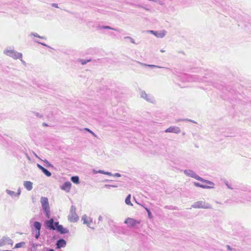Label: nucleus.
Masks as SVG:
<instances>
[{
	"label": "nucleus",
	"instance_id": "57",
	"mask_svg": "<svg viewBox=\"0 0 251 251\" xmlns=\"http://www.w3.org/2000/svg\"><path fill=\"white\" fill-rule=\"evenodd\" d=\"M209 83H210V84H212V85L213 84V82H209Z\"/></svg>",
	"mask_w": 251,
	"mask_h": 251
},
{
	"label": "nucleus",
	"instance_id": "8",
	"mask_svg": "<svg viewBox=\"0 0 251 251\" xmlns=\"http://www.w3.org/2000/svg\"><path fill=\"white\" fill-rule=\"evenodd\" d=\"M58 223V222H54L53 219H50L46 222V225L47 228L50 229L55 230L56 229V226H57Z\"/></svg>",
	"mask_w": 251,
	"mask_h": 251
},
{
	"label": "nucleus",
	"instance_id": "6",
	"mask_svg": "<svg viewBox=\"0 0 251 251\" xmlns=\"http://www.w3.org/2000/svg\"><path fill=\"white\" fill-rule=\"evenodd\" d=\"M147 32L153 34L157 38H162L164 37L167 33V31L165 30H161L159 31H154L152 30H148Z\"/></svg>",
	"mask_w": 251,
	"mask_h": 251
},
{
	"label": "nucleus",
	"instance_id": "36",
	"mask_svg": "<svg viewBox=\"0 0 251 251\" xmlns=\"http://www.w3.org/2000/svg\"><path fill=\"white\" fill-rule=\"evenodd\" d=\"M97 172L100 173V174H104V175H105V173H106V172H105V171H104L103 170H99V171H98Z\"/></svg>",
	"mask_w": 251,
	"mask_h": 251
},
{
	"label": "nucleus",
	"instance_id": "5",
	"mask_svg": "<svg viewBox=\"0 0 251 251\" xmlns=\"http://www.w3.org/2000/svg\"><path fill=\"white\" fill-rule=\"evenodd\" d=\"M192 207L194 208H203V209H211V205L204 201H198L195 202L192 205Z\"/></svg>",
	"mask_w": 251,
	"mask_h": 251
},
{
	"label": "nucleus",
	"instance_id": "53",
	"mask_svg": "<svg viewBox=\"0 0 251 251\" xmlns=\"http://www.w3.org/2000/svg\"><path fill=\"white\" fill-rule=\"evenodd\" d=\"M49 251H54V250H53V249H50L49 250Z\"/></svg>",
	"mask_w": 251,
	"mask_h": 251
},
{
	"label": "nucleus",
	"instance_id": "48",
	"mask_svg": "<svg viewBox=\"0 0 251 251\" xmlns=\"http://www.w3.org/2000/svg\"><path fill=\"white\" fill-rule=\"evenodd\" d=\"M226 247L228 249V250H229V251H231V248H230V247L229 245H227Z\"/></svg>",
	"mask_w": 251,
	"mask_h": 251
},
{
	"label": "nucleus",
	"instance_id": "42",
	"mask_svg": "<svg viewBox=\"0 0 251 251\" xmlns=\"http://www.w3.org/2000/svg\"><path fill=\"white\" fill-rule=\"evenodd\" d=\"M225 184L226 185V186L228 187V188L230 189H232V188L230 187L229 185L227 184V182L226 181H225Z\"/></svg>",
	"mask_w": 251,
	"mask_h": 251
},
{
	"label": "nucleus",
	"instance_id": "37",
	"mask_svg": "<svg viewBox=\"0 0 251 251\" xmlns=\"http://www.w3.org/2000/svg\"><path fill=\"white\" fill-rule=\"evenodd\" d=\"M35 42H37V43H39V44H40L42 45H43V46H44L47 47H49L47 45H46V44H44V43L39 42H38V41H35Z\"/></svg>",
	"mask_w": 251,
	"mask_h": 251
},
{
	"label": "nucleus",
	"instance_id": "41",
	"mask_svg": "<svg viewBox=\"0 0 251 251\" xmlns=\"http://www.w3.org/2000/svg\"><path fill=\"white\" fill-rule=\"evenodd\" d=\"M51 6L56 8H58V4L57 3H52Z\"/></svg>",
	"mask_w": 251,
	"mask_h": 251
},
{
	"label": "nucleus",
	"instance_id": "29",
	"mask_svg": "<svg viewBox=\"0 0 251 251\" xmlns=\"http://www.w3.org/2000/svg\"><path fill=\"white\" fill-rule=\"evenodd\" d=\"M82 130L89 132V133L92 134V135L95 137H97V135L95 133L88 128H84Z\"/></svg>",
	"mask_w": 251,
	"mask_h": 251
},
{
	"label": "nucleus",
	"instance_id": "26",
	"mask_svg": "<svg viewBox=\"0 0 251 251\" xmlns=\"http://www.w3.org/2000/svg\"><path fill=\"white\" fill-rule=\"evenodd\" d=\"M25 242H21L16 244L14 249H17L23 247L25 245Z\"/></svg>",
	"mask_w": 251,
	"mask_h": 251
},
{
	"label": "nucleus",
	"instance_id": "20",
	"mask_svg": "<svg viewBox=\"0 0 251 251\" xmlns=\"http://www.w3.org/2000/svg\"><path fill=\"white\" fill-rule=\"evenodd\" d=\"M194 184L195 186H196L197 187H201V188H204V189H205V188H211L213 187L212 186H207V185L201 184H200V183H199L198 182H194Z\"/></svg>",
	"mask_w": 251,
	"mask_h": 251
},
{
	"label": "nucleus",
	"instance_id": "31",
	"mask_svg": "<svg viewBox=\"0 0 251 251\" xmlns=\"http://www.w3.org/2000/svg\"><path fill=\"white\" fill-rule=\"evenodd\" d=\"M91 61L90 59H80L79 60V62H80L81 63V64L82 65H85L87 63L90 62Z\"/></svg>",
	"mask_w": 251,
	"mask_h": 251
},
{
	"label": "nucleus",
	"instance_id": "50",
	"mask_svg": "<svg viewBox=\"0 0 251 251\" xmlns=\"http://www.w3.org/2000/svg\"><path fill=\"white\" fill-rule=\"evenodd\" d=\"M43 125L44 126H48V125L46 123H44L43 124Z\"/></svg>",
	"mask_w": 251,
	"mask_h": 251
},
{
	"label": "nucleus",
	"instance_id": "11",
	"mask_svg": "<svg viewBox=\"0 0 251 251\" xmlns=\"http://www.w3.org/2000/svg\"><path fill=\"white\" fill-rule=\"evenodd\" d=\"M41 226L42 224L39 222L35 221L33 222V225L31 226L32 233H33L34 231H40Z\"/></svg>",
	"mask_w": 251,
	"mask_h": 251
},
{
	"label": "nucleus",
	"instance_id": "56",
	"mask_svg": "<svg viewBox=\"0 0 251 251\" xmlns=\"http://www.w3.org/2000/svg\"><path fill=\"white\" fill-rule=\"evenodd\" d=\"M10 251V250H4V251Z\"/></svg>",
	"mask_w": 251,
	"mask_h": 251
},
{
	"label": "nucleus",
	"instance_id": "35",
	"mask_svg": "<svg viewBox=\"0 0 251 251\" xmlns=\"http://www.w3.org/2000/svg\"><path fill=\"white\" fill-rule=\"evenodd\" d=\"M125 38L129 39L131 43H132L133 44H135L134 40L132 38L129 37V36H127V37H126Z\"/></svg>",
	"mask_w": 251,
	"mask_h": 251
},
{
	"label": "nucleus",
	"instance_id": "10",
	"mask_svg": "<svg viewBox=\"0 0 251 251\" xmlns=\"http://www.w3.org/2000/svg\"><path fill=\"white\" fill-rule=\"evenodd\" d=\"M125 224H127L128 226H134L136 224H139L140 222L137 221L136 220L131 218H127L126 219L124 222Z\"/></svg>",
	"mask_w": 251,
	"mask_h": 251
},
{
	"label": "nucleus",
	"instance_id": "13",
	"mask_svg": "<svg viewBox=\"0 0 251 251\" xmlns=\"http://www.w3.org/2000/svg\"><path fill=\"white\" fill-rule=\"evenodd\" d=\"M72 184L70 181L64 182L61 186V189L66 192H69L71 188Z\"/></svg>",
	"mask_w": 251,
	"mask_h": 251
},
{
	"label": "nucleus",
	"instance_id": "38",
	"mask_svg": "<svg viewBox=\"0 0 251 251\" xmlns=\"http://www.w3.org/2000/svg\"><path fill=\"white\" fill-rule=\"evenodd\" d=\"M21 189H20V188H19L18 190V192L16 193L17 196L18 197L21 194Z\"/></svg>",
	"mask_w": 251,
	"mask_h": 251
},
{
	"label": "nucleus",
	"instance_id": "39",
	"mask_svg": "<svg viewBox=\"0 0 251 251\" xmlns=\"http://www.w3.org/2000/svg\"><path fill=\"white\" fill-rule=\"evenodd\" d=\"M37 166L38 168L39 169H40L41 171H42V170H43V169L44 168V167H43L42 166H41V165H40V164H37Z\"/></svg>",
	"mask_w": 251,
	"mask_h": 251
},
{
	"label": "nucleus",
	"instance_id": "19",
	"mask_svg": "<svg viewBox=\"0 0 251 251\" xmlns=\"http://www.w3.org/2000/svg\"><path fill=\"white\" fill-rule=\"evenodd\" d=\"M138 63L143 66L149 67L151 68H162L161 67H160V66H157V65H149V64H144V63H141L140 62H138Z\"/></svg>",
	"mask_w": 251,
	"mask_h": 251
},
{
	"label": "nucleus",
	"instance_id": "1",
	"mask_svg": "<svg viewBox=\"0 0 251 251\" xmlns=\"http://www.w3.org/2000/svg\"><path fill=\"white\" fill-rule=\"evenodd\" d=\"M184 174L186 175L187 176L193 177L195 178L196 179L199 180L201 182H205L207 184H208L209 185H213L214 183L209 180H205L201 178V177L198 176L196 173L191 170H185L184 171Z\"/></svg>",
	"mask_w": 251,
	"mask_h": 251
},
{
	"label": "nucleus",
	"instance_id": "28",
	"mask_svg": "<svg viewBox=\"0 0 251 251\" xmlns=\"http://www.w3.org/2000/svg\"><path fill=\"white\" fill-rule=\"evenodd\" d=\"M181 121H189L190 122H192L193 123H196V122L194 121L188 119H178L176 120V122H179Z\"/></svg>",
	"mask_w": 251,
	"mask_h": 251
},
{
	"label": "nucleus",
	"instance_id": "32",
	"mask_svg": "<svg viewBox=\"0 0 251 251\" xmlns=\"http://www.w3.org/2000/svg\"><path fill=\"white\" fill-rule=\"evenodd\" d=\"M33 234H34V237L36 239H38L40 235V231H34V233Z\"/></svg>",
	"mask_w": 251,
	"mask_h": 251
},
{
	"label": "nucleus",
	"instance_id": "4",
	"mask_svg": "<svg viewBox=\"0 0 251 251\" xmlns=\"http://www.w3.org/2000/svg\"><path fill=\"white\" fill-rule=\"evenodd\" d=\"M68 219L70 222L73 223L76 222L78 220V216L76 213V208L75 206H71Z\"/></svg>",
	"mask_w": 251,
	"mask_h": 251
},
{
	"label": "nucleus",
	"instance_id": "22",
	"mask_svg": "<svg viewBox=\"0 0 251 251\" xmlns=\"http://www.w3.org/2000/svg\"><path fill=\"white\" fill-rule=\"evenodd\" d=\"M130 199H131V195L130 194H129L126 198V200H125V202L127 204V205H131L132 206V203L131 202V201H130Z\"/></svg>",
	"mask_w": 251,
	"mask_h": 251
},
{
	"label": "nucleus",
	"instance_id": "45",
	"mask_svg": "<svg viewBox=\"0 0 251 251\" xmlns=\"http://www.w3.org/2000/svg\"><path fill=\"white\" fill-rule=\"evenodd\" d=\"M172 206H168V205H167V206H165V208H168V209H172Z\"/></svg>",
	"mask_w": 251,
	"mask_h": 251
},
{
	"label": "nucleus",
	"instance_id": "40",
	"mask_svg": "<svg viewBox=\"0 0 251 251\" xmlns=\"http://www.w3.org/2000/svg\"><path fill=\"white\" fill-rule=\"evenodd\" d=\"M113 176L116 177H120L121 176V174L119 173H116L115 174H113Z\"/></svg>",
	"mask_w": 251,
	"mask_h": 251
},
{
	"label": "nucleus",
	"instance_id": "27",
	"mask_svg": "<svg viewBox=\"0 0 251 251\" xmlns=\"http://www.w3.org/2000/svg\"><path fill=\"white\" fill-rule=\"evenodd\" d=\"M144 207L148 213L149 218L152 219L153 218V216H152L150 210L147 207Z\"/></svg>",
	"mask_w": 251,
	"mask_h": 251
},
{
	"label": "nucleus",
	"instance_id": "33",
	"mask_svg": "<svg viewBox=\"0 0 251 251\" xmlns=\"http://www.w3.org/2000/svg\"><path fill=\"white\" fill-rule=\"evenodd\" d=\"M43 161L45 163V165L46 167H53V165L51 164H50L47 160L45 159V160H43Z\"/></svg>",
	"mask_w": 251,
	"mask_h": 251
},
{
	"label": "nucleus",
	"instance_id": "12",
	"mask_svg": "<svg viewBox=\"0 0 251 251\" xmlns=\"http://www.w3.org/2000/svg\"><path fill=\"white\" fill-rule=\"evenodd\" d=\"M180 132V128L176 126H170L165 130V132L179 133Z\"/></svg>",
	"mask_w": 251,
	"mask_h": 251
},
{
	"label": "nucleus",
	"instance_id": "44",
	"mask_svg": "<svg viewBox=\"0 0 251 251\" xmlns=\"http://www.w3.org/2000/svg\"><path fill=\"white\" fill-rule=\"evenodd\" d=\"M35 115H36L37 117H40V118H41V117H42V115H41L40 114H39V113H35Z\"/></svg>",
	"mask_w": 251,
	"mask_h": 251
},
{
	"label": "nucleus",
	"instance_id": "47",
	"mask_svg": "<svg viewBox=\"0 0 251 251\" xmlns=\"http://www.w3.org/2000/svg\"><path fill=\"white\" fill-rule=\"evenodd\" d=\"M99 221H101L102 220V217L101 216H100L98 219Z\"/></svg>",
	"mask_w": 251,
	"mask_h": 251
},
{
	"label": "nucleus",
	"instance_id": "43",
	"mask_svg": "<svg viewBox=\"0 0 251 251\" xmlns=\"http://www.w3.org/2000/svg\"><path fill=\"white\" fill-rule=\"evenodd\" d=\"M105 175H108V176H113V174L111 173L108 172H106Z\"/></svg>",
	"mask_w": 251,
	"mask_h": 251
},
{
	"label": "nucleus",
	"instance_id": "9",
	"mask_svg": "<svg viewBox=\"0 0 251 251\" xmlns=\"http://www.w3.org/2000/svg\"><path fill=\"white\" fill-rule=\"evenodd\" d=\"M140 96L142 98L145 99L147 101L152 103L154 101V98L152 96L146 94L144 91L140 92Z\"/></svg>",
	"mask_w": 251,
	"mask_h": 251
},
{
	"label": "nucleus",
	"instance_id": "15",
	"mask_svg": "<svg viewBox=\"0 0 251 251\" xmlns=\"http://www.w3.org/2000/svg\"><path fill=\"white\" fill-rule=\"evenodd\" d=\"M55 228V230H56L61 234H66L69 232V230L68 229L64 228L62 225H59V224Z\"/></svg>",
	"mask_w": 251,
	"mask_h": 251
},
{
	"label": "nucleus",
	"instance_id": "23",
	"mask_svg": "<svg viewBox=\"0 0 251 251\" xmlns=\"http://www.w3.org/2000/svg\"><path fill=\"white\" fill-rule=\"evenodd\" d=\"M99 28L100 29H112V30H115V31H119V30H118L116 28H112L109 26H99Z\"/></svg>",
	"mask_w": 251,
	"mask_h": 251
},
{
	"label": "nucleus",
	"instance_id": "21",
	"mask_svg": "<svg viewBox=\"0 0 251 251\" xmlns=\"http://www.w3.org/2000/svg\"><path fill=\"white\" fill-rule=\"evenodd\" d=\"M71 181L75 184H78L79 182V177L78 176H73L71 177Z\"/></svg>",
	"mask_w": 251,
	"mask_h": 251
},
{
	"label": "nucleus",
	"instance_id": "59",
	"mask_svg": "<svg viewBox=\"0 0 251 251\" xmlns=\"http://www.w3.org/2000/svg\"><path fill=\"white\" fill-rule=\"evenodd\" d=\"M145 9L146 10H148V8H145Z\"/></svg>",
	"mask_w": 251,
	"mask_h": 251
},
{
	"label": "nucleus",
	"instance_id": "54",
	"mask_svg": "<svg viewBox=\"0 0 251 251\" xmlns=\"http://www.w3.org/2000/svg\"><path fill=\"white\" fill-rule=\"evenodd\" d=\"M160 51H161V52H165V50H160Z\"/></svg>",
	"mask_w": 251,
	"mask_h": 251
},
{
	"label": "nucleus",
	"instance_id": "17",
	"mask_svg": "<svg viewBox=\"0 0 251 251\" xmlns=\"http://www.w3.org/2000/svg\"><path fill=\"white\" fill-rule=\"evenodd\" d=\"M185 78L188 81H200V79L198 77H196L195 76H192L187 75H184Z\"/></svg>",
	"mask_w": 251,
	"mask_h": 251
},
{
	"label": "nucleus",
	"instance_id": "52",
	"mask_svg": "<svg viewBox=\"0 0 251 251\" xmlns=\"http://www.w3.org/2000/svg\"><path fill=\"white\" fill-rule=\"evenodd\" d=\"M97 171H95V170H93V172L94 174H97L98 173V172H97Z\"/></svg>",
	"mask_w": 251,
	"mask_h": 251
},
{
	"label": "nucleus",
	"instance_id": "16",
	"mask_svg": "<svg viewBox=\"0 0 251 251\" xmlns=\"http://www.w3.org/2000/svg\"><path fill=\"white\" fill-rule=\"evenodd\" d=\"M66 245V241L63 239H60L56 241V246L58 249L65 247Z\"/></svg>",
	"mask_w": 251,
	"mask_h": 251
},
{
	"label": "nucleus",
	"instance_id": "2",
	"mask_svg": "<svg viewBox=\"0 0 251 251\" xmlns=\"http://www.w3.org/2000/svg\"><path fill=\"white\" fill-rule=\"evenodd\" d=\"M3 53L15 60L18 59H21L23 57V54L22 53L18 52L14 50L11 49V48H6L3 50Z\"/></svg>",
	"mask_w": 251,
	"mask_h": 251
},
{
	"label": "nucleus",
	"instance_id": "7",
	"mask_svg": "<svg viewBox=\"0 0 251 251\" xmlns=\"http://www.w3.org/2000/svg\"><path fill=\"white\" fill-rule=\"evenodd\" d=\"M13 244V241L12 240L7 236H3L0 239V247L6 245H10L12 246Z\"/></svg>",
	"mask_w": 251,
	"mask_h": 251
},
{
	"label": "nucleus",
	"instance_id": "46",
	"mask_svg": "<svg viewBox=\"0 0 251 251\" xmlns=\"http://www.w3.org/2000/svg\"><path fill=\"white\" fill-rule=\"evenodd\" d=\"M20 60H21V61L22 63L24 65H25V64H26L25 62V61L23 60H22V58H21Z\"/></svg>",
	"mask_w": 251,
	"mask_h": 251
},
{
	"label": "nucleus",
	"instance_id": "14",
	"mask_svg": "<svg viewBox=\"0 0 251 251\" xmlns=\"http://www.w3.org/2000/svg\"><path fill=\"white\" fill-rule=\"evenodd\" d=\"M82 221L84 224H86L88 226L90 227L91 224L92 223V219L91 217H88L86 215H84L82 217Z\"/></svg>",
	"mask_w": 251,
	"mask_h": 251
},
{
	"label": "nucleus",
	"instance_id": "58",
	"mask_svg": "<svg viewBox=\"0 0 251 251\" xmlns=\"http://www.w3.org/2000/svg\"><path fill=\"white\" fill-rule=\"evenodd\" d=\"M215 87H217L218 89H219V87H218L217 86H215Z\"/></svg>",
	"mask_w": 251,
	"mask_h": 251
},
{
	"label": "nucleus",
	"instance_id": "18",
	"mask_svg": "<svg viewBox=\"0 0 251 251\" xmlns=\"http://www.w3.org/2000/svg\"><path fill=\"white\" fill-rule=\"evenodd\" d=\"M24 186L28 191L31 190L33 188L32 183L29 181H25L24 182Z\"/></svg>",
	"mask_w": 251,
	"mask_h": 251
},
{
	"label": "nucleus",
	"instance_id": "25",
	"mask_svg": "<svg viewBox=\"0 0 251 251\" xmlns=\"http://www.w3.org/2000/svg\"><path fill=\"white\" fill-rule=\"evenodd\" d=\"M6 192L7 193V194H8V195H9L10 196H11L12 197H16L17 196L16 193H15V192H14L13 191H11L8 189H6Z\"/></svg>",
	"mask_w": 251,
	"mask_h": 251
},
{
	"label": "nucleus",
	"instance_id": "34",
	"mask_svg": "<svg viewBox=\"0 0 251 251\" xmlns=\"http://www.w3.org/2000/svg\"><path fill=\"white\" fill-rule=\"evenodd\" d=\"M104 187L106 188H109V187H114H114H117L118 185L106 184V185H105Z\"/></svg>",
	"mask_w": 251,
	"mask_h": 251
},
{
	"label": "nucleus",
	"instance_id": "30",
	"mask_svg": "<svg viewBox=\"0 0 251 251\" xmlns=\"http://www.w3.org/2000/svg\"><path fill=\"white\" fill-rule=\"evenodd\" d=\"M30 35L33 36L34 37H38V38H41V39H46V38L45 37L40 36L39 35H38L36 33H33V32L31 33Z\"/></svg>",
	"mask_w": 251,
	"mask_h": 251
},
{
	"label": "nucleus",
	"instance_id": "24",
	"mask_svg": "<svg viewBox=\"0 0 251 251\" xmlns=\"http://www.w3.org/2000/svg\"><path fill=\"white\" fill-rule=\"evenodd\" d=\"M42 172L47 176L49 177L51 175V173L48 170L44 168L43 170H42Z\"/></svg>",
	"mask_w": 251,
	"mask_h": 251
},
{
	"label": "nucleus",
	"instance_id": "3",
	"mask_svg": "<svg viewBox=\"0 0 251 251\" xmlns=\"http://www.w3.org/2000/svg\"><path fill=\"white\" fill-rule=\"evenodd\" d=\"M42 207L45 215L48 218L50 216V208L49 207V201L47 198L42 197L40 200Z\"/></svg>",
	"mask_w": 251,
	"mask_h": 251
},
{
	"label": "nucleus",
	"instance_id": "55",
	"mask_svg": "<svg viewBox=\"0 0 251 251\" xmlns=\"http://www.w3.org/2000/svg\"><path fill=\"white\" fill-rule=\"evenodd\" d=\"M32 220H33V219H31V220L30 221V224H31V222H32Z\"/></svg>",
	"mask_w": 251,
	"mask_h": 251
},
{
	"label": "nucleus",
	"instance_id": "51",
	"mask_svg": "<svg viewBox=\"0 0 251 251\" xmlns=\"http://www.w3.org/2000/svg\"><path fill=\"white\" fill-rule=\"evenodd\" d=\"M34 154L36 157L38 158V155L35 153H34Z\"/></svg>",
	"mask_w": 251,
	"mask_h": 251
},
{
	"label": "nucleus",
	"instance_id": "49",
	"mask_svg": "<svg viewBox=\"0 0 251 251\" xmlns=\"http://www.w3.org/2000/svg\"><path fill=\"white\" fill-rule=\"evenodd\" d=\"M172 209H173V210H176V209H177V208H176V207H173V206H172Z\"/></svg>",
	"mask_w": 251,
	"mask_h": 251
}]
</instances>
